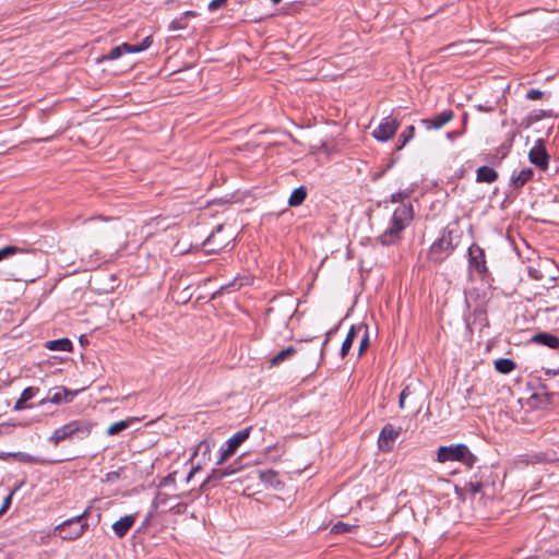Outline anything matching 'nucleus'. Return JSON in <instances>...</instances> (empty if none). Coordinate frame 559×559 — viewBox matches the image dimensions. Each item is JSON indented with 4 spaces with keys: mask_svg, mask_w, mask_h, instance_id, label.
<instances>
[{
    "mask_svg": "<svg viewBox=\"0 0 559 559\" xmlns=\"http://www.w3.org/2000/svg\"><path fill=\"white\" fill-rule=\"evenodd\" d=\"M413 219V210L407 205L397 206L391 217L390 225L379 235L377 240L382 246L396 245L402 239V233Z\"/></svg>",
    "mask_w": 559,
    "mask_h": 559,
    "instance_id": "1",
    "label": "nucleus"
},
{
    "mask_svg": "<svg viewBox=\"0 0 559 559\" xmlns=\"http://www.w3.org/2000/svg\"><path fill=\"white\" fill-rule=\"evenodd\" d=\"M93 426V423L90 420H72L62 427L57 428L49 437V441L57 445L66 439H85L91 435Z\"/></svg>",
    "mask_w": 559,
    "mask_h": 559,
    "instance_id": "2",
    "label": "nucleus"
},
{
    "mask_svg": "<svg viewBox=\"0 0 559 559\" xmlns=\"http://www.w3.org/2000/svg\"><path fill=\"white\" fill-rule=\"evenodd\" d=\"M437 461L439 463L461 462L467 466H472L475 456L471 453L468 447L463 443L440 447L437 450Z\"/></svg>",
    "mask_w": 559,
    "mask_h": 559,
    "instance_id": "3",
    "label": "nucleus"
},
{
    "mask_svg": "<svg viewBox=\"0 0 559 559\" xmlns=\"http://www.w3.org/2000/svg\"><path fill=\"white\" fill-rule=\"evenodd\" d=\"M86 514L87 510L78 516L63 521L53 527V534L63 540H74L81 537L87 528V523L84 521Z\"/></svg>",
    "mask_w": 559,
    "mask_h": 559,
    "instance_id": "4",
    "label": "nucleus"
},
{
    "mask_svg": "<svg viewBox=\"0 0 559 559\" xmlns=\"http://www.w3.org/2000/svg\"><path fill=\"white\" fill-rule=\"evenodd\" d=\"M452 236L450 231H444L442 235L431 245L428 258L435 263L442 262L453 250Z\"/></svg>",
    "mask_w": 559,
    "mask_h": 559,
    "instance_id": "5",
    "label": "nucleus"
},
{
    "mask_svg": "<svg viewBox=\"0 0 559 559\" xmlns=\"http://www.w3.org/2000/svg\"><path fill=\"white\" fill-rule=\"evenodd\" d=\"M251 432V427L245 428L242 430L234 433L227 441L226 448L222 449L221 456L217 461V464L221 465L225 461H227L231 455L235 454L237 449L249 438Z\"/></svg>",
    "mask_w": 559,
    "mask_h": 559,
    "instance_id": "6",
    "label": "nucleus"
},
{
    "mask_svg": "<svg viewBox=\"0 0 559 559\" xmlns=\"http://www.w3.org/2000/svg\"><path fill=\"white\" fill-rule=\"evenodd\" d=\"M399 128L400 121L392 116H388L381 120L371 134L377 141L386 142L394 136Z\"/></svg>",
    "mask_w": 559,
    "mask_h": 559,
    "instance_id": "7",
    "label": "nucleus"
},
{
    "mask_svg": "<svg viewBox=\"0 0 559 559\" xmlns=\"http://www.w3.org/2000/svg\"><path fill=\"white\" fill-rule=\"evenodd\" d=\"M401 432L402 427H395L392 424L384 425L378 437L379 449L383 452L391 451Z\"/></svg>",
    "mask_w": 559,
    "mask_h": 559,
    "instance_id": "8",
    "label": "nucleus"
},
{
    "mask_svg": "<svg viewBox=\"0 0 559 559\" xmlns=\"http://www.w3.org/2000/svg\"><path fill=\"white\" fill-rule=\"evenodd\" d=\"M454 118L452 109L443 110L432 118L423 119L420 122L427 130H439Z\"/></svg>",
    "mask_w": 559,
    "mask_h": 559,
    "instance_id": "9",
    "label": "nucleus"
},
{
    "mask_svg": "<svg viewBox=\"0 0 559 559\" xmlns=\"http://www.w3.org/2000/svg\"><path fill=\"white\" fill-rule=\"evenodd\" d=\"M528 159L540 169L547 168L549 157L540 141L531 148Z\"/></svg>",
    "mask_w": 559,
    "mask_h": 559,
    "instance_id": "10",
    "label": "nucleus"
},
{
    "mask_svg": "<svg viewBox=\"0 0 559 559\" xmlns=\"http://www.w3.org/2000/svg\"><path fill=\"white\" fill-rule=\"evenodd\" d=\"M135 520H136L135 514H128V515L120 518L116 522H114L111 527H112L115 535L119 538L124 537L127 535V533L130 531V528L133 526V524L135 523Z\"/></svg>",
    "mask_w": 559,
    "mask_h": 559,
    "instance_id": "11",
    "label": "nucleus"
},
{
    "mask_svg": "<svg viewBox=\"0 0 559 559\" xmlns=\"http://www.w3.org/2000/svg\"><path fill=\"white\" fill-rule=\"evenodd\" d=\"M469 263L471 266L478 273H485L487 271L485 253L476 246L469 248Z\"/></svg>",
    "mask_w": 559,
    "mask_h": 559,
    "instance_id": "12",
    "label": "nucleus"
},
{
    "mask_svg": "<svg viewBox=\"0 0 559 559\" xmlns=\"http://www.w3.org/2000/svg\"><path fill=\"white\" fill-rule=\"evenodd\" d=\"M366 330H367V325H365V324H358V325H352L350 326V329H349V331H348V333H347V335H346V337H345V340H344V342L342 344V348H341L342 357H345L348 354V352H349L354 341L358 336V334L361 331H366Z\"/></svg>",
    "mask_w": 559,
    "mask_h": 559,
    "instance_id": "13",
    "label": "nucleus"
},
{
    "mask_svg": "<svg viewBox=\"0 0 559 559\" xmlns=\"http://www.w3.org/2000/svg\"><path fill=\"white\" fill-rule=\"evenodd\" d=\"M532 340L537 344L545 345L552 349L559 347V337L554 334L537 333L536 335L533 336Z\"/></svg>",
    "mask_w": 559,
    "mask_h": 559,
    "instance_id": "14",
    "label": "nucleus"
},
{
    "mask_svg": "<svg viewBox=\"0 0 559 559\" xmlns=\"http://www.w3.org/2000/svg\"><path fill=\"white\" fill-rule=\"evenodd\" d=\"M532 168H524L518 174H513L511 177V185L513 188L518 189L523 187L527 181H530L533 177Z\"/></svg>",
    "mask_w": 559,
    "mask_h": 559,
    "instance_id": "15",
    "label": "nucleus"
},
{
    "mask_svg": "<svg viewBox=\"0 0 559 559\" xmlns=\"http://www.w3.org/2000/svg\"><path fill=\"white\" fill-rule=\"evenodd\" d=\"M498 178V173L488 166H481L477 169L476 180L478 182L491 183Z\"/></svg>",
    "mask_w": 559,
    "mask_h": 559,
    "instance_id": "16",
    "label": "nucleus"
},
{
    "mask_svg": "<svg viewBox=\"0 0 559 559\" xmlns=\"http://www.w3.org/2000/svg\"><path fill=\"white\" fill-rule=\"evenodd\" d=\"M45 347L49 350H60V352H71L72 350V342L69 338H59L48 341L45 344Z\"/></svg>",
    "mask_w": 559,
    "mask_h": 559,
    "instance_id": "17",
    "label": "nucleus"
},
{
    "mask_svg": "<svg viewBox=\"0 0 559 559\" xmlns=\"http://www.w3.org/2000/svg\"><path fill=\"white\" fill-rule=\"evenodd\" d=\"M135 421H138L136 417H129L124 420L116 421L107 428V435H109V436L118 435L119 432L131 427V425Z\"/></svg>",
    "mask_w": 559,
    "mask_h": 559,
    "instance_id": "18",
    "label": "nucleus"
},
{
    "mask_svg": "<svg viewBox=\"0 0 559 559\" xmlns=\"http://www.w3.org/2000/svg\"><path fill=\"white\" fill-rule=\"evenodd\" d=\"M122 53H133L130 44H122L110 49V51L103 57V60H116L122 56Z\"/></svg>",
    "mask_w": 559,
    "mask_h": 559,
    "instance_id": "19",
    "label": "nucleus"
},
{
    "mask_svg": "<svg viewBox=\"0 0 559 559\" xmlns=\"http://www.w3.org/2000/svg\"><path fill=\"white\" fill-rule=\"evenodd\" d=\"M0 457L1 459L11 457V459H13L17 462H22V463H43V461H40L39 459L34 457L31 454H27L24 452H9L5 454H1Z\"/></svg>",
    "mask_w": 559,
    "mask_h": 559,
    "instance_id": "20",
    "label": "nucleus"
},
{
    "mask_svg": "<svg viewBox=\"0 0 559 559\" xmlns=\"http://www.w3.org/2000/svg\"><path fill=\"white\" fill-rule=\"evenodd\" d=\"M37 389H34L32 386L26 388L21 393L20 399L16 401L14 405V411H22L25 408V403L29 400H32L36 394Z\"/></svg>",
    "mask_w": 559,
    "mask_h": 559,
    "instance_id": "21",
    "label": "nucleus"
},
{
    "mask_svg": "<svg viewBox=\"0 0 559 559\" xmlns=\"http://www.w3.org/2000/svg\"><path fill=\"white\" fill-rule=\"evenodd\" d=\"M31 252L27 249L17 247V246H5L0 249V262L10 259L11 257L17 254V253H27Z\"/></svg>",
    "mask_w": 559,
    "mask_h": 559,
    "instance_id": "22",
    "label": "nucleus"
},
{
    "mask_svg": "<svg viewBox=\"0 0 559 559\" xmlns=\"http://www.w3.org/2000/svg\"><path fill=\"white\" fill-rule=\"evenodd\" d=\"M306 197H307L306 189L304 187H298L292 192V194L288 199V204L290 206H298L305 201Z\"/></svg>",
    "mask_w": 559,
    "mask_h": 559,
    "instance_id": "23",
    "label": "nucleus"
},
{
    "mask_svg": "<svg viewBox=\"0 0 559 559\" xmlns=\"http://www.w3.org/2000/svg\"><path fill=\"white\" fill-rule=\"evenodd\" d=\"M515 362L509 358H500L495 361V368L501 373H510L515 369Z\"/></svg>",
    "mask_w": 559,
    "mask_h": 559,
    "instance_id": "24",
    "label": "nucleus"
},
{
    "mask_svg": "<svg viewBox=\"0 0 559 559\" xmlns=\"http://www.w3.org/2000/svg\"><path fill=\"white\" fill-rule=\"evenodd\" d=\"M296 353V348L294 346H288L287 348L281 350L276 354L272 359L271 364L274 366L281 365L283 361L292 357Z\"/></svg>",
    "mask_w": 559,
    "mask_h": 559,
    "instance_id": "25",
    "label": "nucleus"
},
{
    "mask_svg": "<svg viewBox=\"0 0 559 559\" xmlns=\"http://www.w3.org/2000/svg\"><path fill=\"white\" fill-rule=\"evenodd\" d=\"M473 45V41H461L456 44L449 45L445 47V50L450 51L452 55H466L469 52L468 47Z\"/></svg>",
    "mask_w": 559,
    "mask_h": 559,
    "instance_id": "26",
    "label": "nucleus"
},
{
    "mask_svg": "<svg viewBox=\"0 0 559 559\" xmlns=\"http://www.w3.org/2000/svg\"><path fill=\"white\" fill-rule=\"evenodd\" d=\"M415 135V128L414 126H409L407 127L401 134H400V138H399V146L397 148L401 150L402 147H404Z\"/></svg>",
    "mask_w": 559,
    "mask_h": 559,
    "instance_id": "27",
    "label": "nucleus"
},
{
    "mask_svg": "<svg viewBox=\"0 0 559 559\" xmlns=\"http://www.w3.org/2000/svg\"><path fill=\"white\" fill-rule=\"evenodd\" d=\"M221 229L222 227H218L216 233H212L204 241L203 246L206 248L207 252H216L223 248L222 243H219L218 246H213L215 242L216 235L221 231Z\"/></svg>",
    "mask_w": 559,
    "mask_h": 559,
    "instance_id": "28",
    "label": "nucleus"
},
{
    "mask_svg": "<svg viewBox=\"0 0 559 559\" xmlns=\"http://www.w3.org/2000/svg\"><path fill=\"white\" fill-rule=\"evenodd\" d=\"M153 43V39L151 36H146L142 43L140 45H131L132 47V52L133 53H136V52H141V51H144L146 50Z\"/></svg>",
    "mask_w": 559,
    "mask_h": 559,
    "instance_id": "29",
    "label": "nucleus"
},
{
    "mask_svg": "<svg viewBox=\"0 0 559 559\" xmlns=\"http://www.w3.org/2000/svg\"><path fill=\"white\" fill-rule=\"evenodd\" d=\"M236 471H237L236 468L216 469V471H213L212 478L223 479L224 477L236 473Z\"/></svg>",
    "mask_w": 559,
    "mask_h": 559,
    "instance_id": "30",
    "label": "nucleus"
},
{
    "mask_svg": "<svg viewBox=\"0 0 559 559\" xmlns=\"http://www.w3.org/2000/svg\"><path fill=\"white\" fill-rule=\"evenodd\" d=\"M186 27H187V23H186L185 16H180V17L171 21L169 24L170 31L183 29Z\"/></svg>",
    "mask_w": 559,
    "mask_h": 559,
    "instance_id": "31",
    "label": "nucleus"
},
{
    "mask_svg": "<svg viewBox=\"0 0 559 559\" xmlns=\"http://www.w3.org/2000/svg\"><path fill=\"white\" fill-rule=\"evenodd\" d=\"M362 332H364V335H362V337L360 340V344H359V355H361L369 346L368 329Z\"/></svg>",
    "mask_w": 559,
    "mask_h": 559,
    "instance_id": "32",
    "label": "nucleus"
},
{
    "mask_svg": "<svg viewBox=\"0 0 559 559\" xmlns=\"http://www.w3.org/2000/svg\"><path fill=\"white\" fill-rule=\"evenodd\" d=\"M409 394H411V391H409L408 386L404 388L403 391L401 392L400 399H399V406L401 409L405 408V400Z\"/></svg>",
    "mask_w": 559,
    "mask_h": 559,
    "instance_id": "33",
    "label": "nucleus"
},
{
    "mask_svg": "<svg viewBox=\"0 0 559 559\" xmlns=\"http://www.w3.org/2000/svg\"><path fill=\"white\" fill-rule=\"evenodd\" d=\"M349 530H350V526L348 524L343 523V522H338L332 528V531L335 532V533L348 532Z\"/></svg>",
    "mask_w": 559,
    "mask_h": 559,
    "instance_id": "34",
    "label": "nucleus"
},
{
    "mask_svg": "<svg viewBox=\"0 0 559 559\" xmlns=\"http://www.w3.org/2000/svg\"><path fill=\"white\" fill-rule=\"evenodd\" d=\"M542 96H543V92L539 90H531L526 94V98L531 99V100L539 99V98H542Z\"/></svg>",
    "mask_w": 559,
    "mask_h": 559,
    "instance_id": "35",
    "label": "nucleus"
},
{
    "mask_svg": "<svg viewBox=\"0 0 559 559\" xmlns=\"http://www.w3.org/2000/svg\"><path fill=\"white\" fill-rule=\"evenodd\" d=\"M155 508L166 507V496L159 492L154 501Z\"/></svg>",
    "mask_w": 559,
    "mask_h": 559,
    "instance_id": "36",
    "label": "nucleus"
},
{
    "mask_svg": "<svg viewBox=\"0 0 559 559\" xmlns=\"http://www.w3.org/2000/svg\"><path fill=\"white\" fill-rule=\"evenodd\" d=\"M227 0H212L209 4L210 10H216L221 7H223L226 3Z\"/></svg>",
    "mask_w": 559,
    "mask_h": 559,
    "instance_id": "37",
    "label": "nucleus"
},
{
    "mask_svg": "<svg viewBox=\"0 0 559 559\" xmlns=\"http://www.w3.org/2000/svg\"><path fill=\"white\" fill-rule=\"evenodd\" d=\"M467 487L472 493H477L481 490L483 485L481 483H469Z\"/></svg>",
    "mask_w": 559,
    "mask_h": 559,
    "instance_id": "38",
    "label": "nucleus"
},
{
    "mask_svg": "<svg viewBox=\"0 0 559 559\" xmlns=\"http://www.w3.org/2000/svg\"><path fill=\"white\" fill-rule=\"evenodd\" d=\"M177 472H174L169 474L164 480L162 481V486H167L169 483H174L176 480Z\"/></svg>",
    "mask_w": 559,
    "mask_h": 559,
    "instance_id": "39",
    "label": "nucleus"
},
{
    "mask_svg": "<svg viewBox=\"0 0 559 559\" xmlns=\"http://www.w3.org/2000/svg\"><path fill=\"white\" fill-rule=\"evenodd\" d=\"M405 197H407V194H405L403 192L394 193V194H392V201L400 202Z\"/></svg>",
    "mask_w": 559,
    "mask_h": 559,
    "instance_id": "40",
    "label": "nucleus"
},
{
    "mask_svg": "<svg viewBox=\"0 0 559 559\" xmlns=\"http://www.w3.org/2000/svg\"><path fill=\"white\" fill-rule=\"evenodd\" d=\"M118 477H119L118 472H110L106 475V478L108 481H112V480L117 479Z\"/></svg>",
    "mask_w": 559,
    "mask_h": 559,
    "instance_id": "41",
    "label": "nucleus"
},
{
    "mask_svg": "<svg viewBox=\"0 0 559 559\" xmlns=\"http://www.w3.org/2000/svg\"><path fill=\"white\" fill-rule=\"evenodd\" d=\"M199 469V467H192L191 471L189 472L187 478H186V481H190L191 478L193 477V475L197 473V471Z\"/></svg>",
    "mask_w": 559,
    "mask_h": 559,
    "instance_id": "42",
    "label": "nucleus"
},
{
    "mask_svg": "<svg viewBox=\"0 0 559 559\" xmlns=\"http://www.w3.org/2000/svg\"><path fill=\"white\" fill-rule=\"evenodd\" d=\"M460 135H461V132H455V131H454V132H448V133H447V138H448L449 140H454L455 138H457V136H460Z\"/></svg>",
    "mask_w": 559,
    "mask_h": 559,
    "instance_id": "43",
    "label": "nucleus"
},
{
    "mask_svg": "<svg viewBox=\"0 0 559 559\" xmlns=\"http://www.w3.org/2000/svg\"><path fill=\"white\" fill-rule=\"evenodd\" d=\"M51 402L53 403H60L61 402V396L59 393H56L52 397H51Z\"/></svg>",
    "mask_w": 559,
    "mask_h": 559,
    "instance_id": "44",
    "label": "nucleus"
},
{
    "mask_svg": "<svg viewBox=\"0 0 559 559\" xmlns=\"http://www.w3.org/2000/svg\"><path fill=\"white\" fill-rule=\"evenodd\" d=\"M333 332H334V330H331V331H329V332L326 333V337H325V340H324V342H323V347L328 344V342H329V340H330V336H331V334H332Z\"/></svg>",
    "mask_w": 559,
    "mask_h": 559,
    "instance_id": "45",
    "label": "nucleus"
},
{
    "mask_svg": "<svg viewBox=\"0 0 559 559\" xmlns=\"http://www.w3.org/2000/svg\"><path fill=\"white\" fill-rule=\"evenodd\" d=\"M181 16H185L186 20L188 16H195V13L193 11H187Z\"/></svg>",
    "mask_w": 559,
    "mask_h": 559,
    "instance_id": "46",
    "label": "nucleus"
},
{
    "mask_svg": "<svg viewBox=\"0 0 559 559\" xmlns=\"http://www.w3.org/2000/svg\"><path fill=\"white\" fill-rule=\"evenodd\" d=\"M8 280H11V281H19L20 278L16 276L15 273H10L9 276H8Z\"/></svg>",
    "mask_w": 559,
    "mask_h": 559,
    "instance_id": "47",
    "label": "nucleus"
},
{
    "mask_svg": "<svg viewBox=\"0 0 559 559\" xmlns=\"http://www.w3.org/2000/svg\"><path fill=\"white\" fill-rule=\"evenodd\" d=\"M203 447L205 448V450H209V448H210L207 443L202 442V443H200V444H199V447H198L197 451H198V450H201Z\"/></svg>",
    "mask_w": 559,
    "mask_h": 559,
    "instance_id": "48",
    "label": "nucleus"
},
{
    "mask_svg": "<svg viewBox=\"0 0 559 559\" xmlns=\"http://www.w3.org/2000/svg\"><path fill=\"white\" fill-rule=\"evenodd\" d=\"M282 0H272L273 4L280 3Z\"/></svg>",
    "mask_w": 559,
    "mask_h": 559,
    "instance_id": "49",
    "label": "nucleus"
},
{
    "mask_svg": "<svg viewBox=\"0 0 559 559\" xmlns=\"http://www.w3.org/2000/svg\"><path fill=\"white\" fill-rule=\"evenodd\" d=\"M10 502V497H8L5 500H4V503L8 504Z\"/></svg>",
    "mask_w": 559,
    "mask_h": 559,
    "instance_id": "50",
    "label": "nucleus"
}]
</instances>
